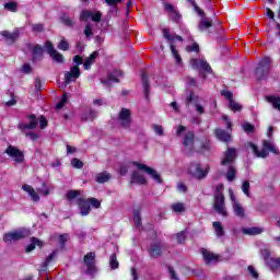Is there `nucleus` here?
Segmentation results:
<instances>
[{"instance_id": "64", "label": "nucleus", "mask_w": 280, "mask_h": 280, "mask_svg": "<svg viewBox=\"0 0 280 280\" xmlns=\"http://www.w3.org/2000/svg\"><path fill=\"white\" fill-rule=\"evenodd\" d=\"M32 30H33V32H43V30H45V27L43 26V24H33Z\"/></svg>"}, {"instance_id": "47", "label": "nucleus", "mask_w": 280, "mask_h": 280, "mask_svg": "<svg viewBox=\"0 0 280 280\" xmlns=\"http://www.w3.org/2000/svg\"><path fill=\"white\" fill-rule=\"evenodd\" d=\"M60 22L66 25V27H73V22L71 21V19L69 16H67L66 14L60 16Z\"/></svg>"}, {"instance_id": "10", "label": "nucleus", "mask_w": 280, "mask_h": 280, "mask_svg": "<svg viewBox=\"0 0 280 280\" xmlns=\"http://www.w3.org/2000/svg\"><path fill=\"white\" fill-rule=\"evenodd\" d=\"M230 198L232 200V208H233L234 215H236V218H241V219L246 218V209H244V207H242V203H240V201H237V199L235 198V195H233L232 190L230 191Z\"/></svg>"}, {"instance_id": "40", "label": "nucleus", "mask_w": 280, "mask_h": 280, "mask_svg": "<svg viewBox=\"0 0 280 280\" xmlns=\"http://www.w3.org/2000/svg\"><path fill=\"white\" fill-rule=\"evenodd\" d=\"M242 128H243L244 132H246V135H250V133L255 132V126H253V124H250V122H247V121L243 122Z\"/></svg>"}, {"instance_id": "27", "label": "nucleus", "mask_w": 280, "mask_h": 280, "mask_svg": "<svg viewBox=\"0 0 280 280\" xmlns=\"http://www.w3.org/2000/svg\"><path fill=\"white\" fill-rule=\"evenodd\" d=\"M23 191H26V194H28L33 200V202H38V200H40V197L38 196V194H36V190H34V188L27 184H24L22 186Z\"/></svg>"}, {"instance_id": "42", "label": "nucleus", "mask_w": 280, "mask_h": 280, "mask_svg": "<svg viewBox=\"0 0 280 280\" xmlns=\"http://www.w3.org/2000/svg\"><path fill=\"white\" fill-rule=\"evenodd\" d=\"M242 191L247 196V198H250V182L245 180L242 184Z\"/></svg>"}, {"instance_id": "60", "label": "nucleus", "mask_w": 280, "mask_h": 280, "mask_svg": "<svg viewBox=\"0 0 280 280\" xmlns=\"http://www.w3.org/2000/svg\"><path fill=\"white\" fill-rule=\"evenodd\" d=\"M39 128L40 130H45V128H47V118L44 116L39 117Z\"/></svg>"}, {"instance_id": "16", "label": "nucleus", "mask_w": 280, "mask_h": 280, "mask_svg": "<svg viewBox=\"0 0 280 280\" xmlns=\"http://www.w3.org/2000/svg\"><path fill=\"white\" fill-rule=\"evenodd\" d=\"M81 72H80V67L73 66L70 71L65 72V83L66 84H71L73 80H78L80 78Z\"/></svg>"}, {"instance_id": "34", "label": "nucleus", "mask_w": 280, "mask_h": 280, "mask_svg": "<svg viewBox=\"0 0 280 280\" xmlns=\"http://www.w3.org/2000/svg\"><path fill=\"white\" fill-rule=\"evenodd\" d=\"M266 100H267V102H269V104H272V106L276 110H280V97L266 96Z\"/></svg>"}, {"instance_id": "32", "label": "nucleus", "mask_w": 280, "mask_h": 280, "mask_svg": "<svg viewBox=\"0 0 280 280\" xmlns=\"http://www.w3.org/2000/svg\"><path fill=\"white\" fill-rule=\"evenodd\" d=\"M133 222H135L136 229H138V231H141V210L140 209L133 210Z\"/></svg>"}, {"instance_id": "14", "label": "nucleus", "mask_w": 280, "mask_h": 280, "mask_svg": "<svg viewBox=\"0 0 280 280\" xmlns=\"http://www.w3.org/2000/svg\"><path fill=\"white\" fill-rule=\"evenodd\" d=\"M122 73L121 70H116L114 72L107 73V78L102 79L101 82L104 86H107V89H110L113 86V82H119L118 78H121Z\"/></svg>"}, {"instance_id": "49", "label": "nucleus", "mask_w": 280, "mask_h": 280, "mask_svg": "<svg viewBox=\"0 0 280 280\" xmlns=\"http://www.w3.org/2000/svg\"><path fill=\"white\" fill-rule=\"evenodd\" d=\"M57 48L61 51H69V42H67L66 39H61Z\"/></svg>"}, {"instance_id": "33", "label": "nucleus", "mask_w": 280, "mask_h": 280, "mask_svg": "<svg viewBox=\"0 0 280 280\" xmlns=\"http://www.w3.org/2000/svg\"><path fill=\"white\" fill-rule=\"evenodd\" d=\"M95 180L100 184L108 183V180H110V174L107 172L100 173L96 175Z\"/></svg>"}, {"instance_id": "21", "label": "nucleus", "mask_w": 280, "mask_h": 280, "mask_svg": "<svg viewBox=\"0 0 280 280\" xmlns=\"http://www.w3.org/2000/svg\"><path fill=\"white\" fill-rule=\"evenodd\" d=\"M0 34L4 37L7 45H14L20 36L19 30H15L13 33H10V31H2Z\"/></svg>"}, {"instance_id": "31", "label": "nucleus", "mask_w": 280, "mask_h": 280, "mask_svg": "<svg viewBox=\"0 0 280 280\" xmlns=\"http://www.w3.org/2000/svg\"><path fill=\"white\" fill-rule=\"evenodd\" d=\"M97 56H100V52L94 51L90 55V57H88L83 63V67L85 70L91 69V65H93V62H95V58H97Z\"/></svg>"}, {"instance_id": "44", "label": "nucleus", "mask_w": 280, "mask_h": 280, "mask_svg": "<svg viewBox=\"0 0 280 280\" xmlns=\"http://www.w3.org/2000/svg\"><path fill=\"white\" fill-rule=\"evenodd\" d=\"M187 2L190 3V5L194 8L195 12L199 16H205V11H202V9H200V7L196 5V1L195 0H187Z\"/></svg>"}, {"instance_id": "15", "label": "nucleus", "mask_w": 280, "mask_h": 280, "mask_svg": "<svg viewBox=\"0 0 280 280\" xmlns=\"http://www.w3.org/2000/svg\"><path fill=\"white\" fill-rule=\"evenodd\" d=\"M83 261L88 268L85 271L86 275H95V253H88L84 256Z\"/></svg>"}, {"instance_id": "26", "label": "nucleus", "mask_w": 280, "mask_h": 280, "mask_svg": "<svg viewBox=\"0 0 280 280\" xmlns=\"http://www.w3.org/2000/svg\"><path fill=\"white\" fill-rule=\"evenodd\" d=\"M58 255V250H54L49 256L46 257V260L42 264L39 268V272H47V268H49V264L56 259Z\"/></svg>"}, {"instance_id": "48", "label": "nucleus", "mask_w": 280, "mask_h": 280, "mask_svg": "<svg viewBox=\"0 0 280 280\" xmlns=\"http://www.w3.org/2000/svg\"><path fill=\"white\" fill-rule=\"evenodd\" d=\"M71 165L75 167V170H82V167H84V163L78 158L71 160Z\"/></svg>"}, {"instance_id": "25", "label": "nucleus", "mask_w": 280, "mask_h": 280, "mask_svg": "<svg viewBox=\"0 0 280 280\" xmlns=\"http://www.w3.org/2000/svg\"><path fill=\"white\" fill-rule=\"evenodd\" d=\"M32 51V60L33 62H36L37 60L43 59V46L40 45H35L33 47H30Z\"/></svg>"}, {"instance_id": "3", "label": "nucleus", "mask_w": 280, "mask_h": 280, "mask_svg": "<svg viewBox=\"0 0 280 280\" xmlns=\"http://www.w3.org/2000/svg\"><path fill=\"white\" fill-rule=\"evenodd\" d=\"M272 69V59L270 57H264L256 68V78L257 80H264L270 70Z\"/></svg>"}, {"instance_id": "58", "label": "nucleus", "mask_w": 280, "mask_h": 280, "mask_svg": "<svg viewBox=\"0 0 280 280\" xmlns=\"http://www.w3.org/2000/svg\"><path fill=\"white\" fill-rule=\"evenodd\" d=\"M67 102H68V98H67V95L65 94L61 101L56 106L57 110H60V108H63Z\"/></svg>"}, {"instance_id": "36", "label": "nucleus", "mask_w": 280, "mask_h": 280, "mask_svg": "<svg viewBox=\"0 0 280 280\" xmlns=\"http://www.w3.org/2000/svg\"><path fill=\"white\" fill-rule=\"evenodd\" d=\"M202 255L206 264H211V261H218V257H215V255L208 250H202Z\"/></svg>"}, {"instance_id": "2", "label": "nucleus", "mask_w": 280, "mask_h": 280, "mask_svg": "<svg viewBox=\"0 0 280 280\" xmlns=\"http://www.w3.org/2000/svg\"><path fill=\"white\" fill-rule=\"evenodd\" d=\"M163 37L167 43L170 44V49L175 58V61L177 65H183V58H180V55L178 54V50L176 49V46L174 45L175 40H179V43H183V36L176 35V34H171L170 30L163 28L162 30Z\"/></svg>"}, {"instance_id": "37", "label": "nucleus", "mask_w": 280, "mask_h": 280, "mask_svg": "<svg viewBox=\"0 0 280 280\" xmlns=\"http://www.w3.org/2000/svg\"><path fill=\"white\" fill-rule=\"evenodd\" d=\"M243 233L245 235H259V234L264 233V230L260 228H248V229L243 230Z\"/></svg>"}, {"instance_id": "8", "label": "nucleus", "mask_w": 280, "mask_h": 280, "mask_svg": "<svg viewBox=\"0 0 280 280\" xmlns=\"http://www.w3.org/2000/svg\"><path fill=\"white\" fill-rule=\"evenodd\" d=\"M213 209L219 215H223L226 218L229 213L226 212V206H224V195L223 194H214V205Z\"/></svg>"}, {"instance_id": "54", "label": "nucleus", "mask_w": 280, "mask_h": 280, "mask_svg": "<svg viewBox=\"0 0 280 280\" xmlns=\"http://www.w3.org/2000/svg\"><path fill=\"white\" fill-rule=\"evenodd\" d=\"M187 236L185 235V232H179L176 234L177 244H183Z\"/></svg>"}, {"instance_id": "61", "label": "nucleus", "mask_w": 280, "mask_h": 280, "mask_svg": "<svg viewBox=\"0 0 280 280\" xmlns=\"http://www.w3.org/2000/svg\"><path fill=\"white\" fill-rule=\"evenodd\" d=\"M84 34L86 38H91V36H93V28L91 27V24L85 26Z\"/></svg>"}, {"instance_id": "63", "label": "nucleus", "mask_w": 280, "mask_h": 280, "mask_svg": "<svg viewBox=\"0 0 280 280\" xmlns=\"http://www.w3.org/2000/svg\"><path fill=\"white\" fill-rule=\"evenodd\" d=\"M221 95L223 97H225L229 102H231V100H233V93L229 92V91H222Z\"/></svg>"}, {"instance_id": "6", "label": "nucleus", "mask_w": 280, "mask_h": 280, "mask_svg": "<svg viewBox=\"0 0 280 280\" xmlns=\"http://www.w3.org/2000/svg\"><path fill=\"white\" fill-rule=\"evenodd\" d=\"M132 165H135V167H137V170H139L140 172H144V174L151 176V178H153L158 183V185H161V183H163V179H161V174H159V172H156L154 168L140 162H132Z\"/></svg>"}, {"instance_id": "28", "label": "nucleus", "mask_w": 280, "mask_h": 280, "mask_svg": "<svg viewBox=\"0 0 280 280\" xmlns=\"http://www.w3.org/2000/svg\"><path fill=\"white\" fill-rule=\"evenodd\" d=\"M201 20L199 21L198 30L199 32H205L206 30H209V27H213V23L207 18H205V12L203 15H200Z\"/></svg>"}, {"instance_id": "55", "label": "nucleus", "mask_w": 280, "mask_h": 280, "mask_svg": "<svg viewBox=\"0 0 280 280\" xmlns=\"http://www.w3.org/2000/svg\"><path fill=\"white\" fill-rule=\"evenodd\" d=\"M91 16H92L91 11H82L80 19H81V21H89V19H91Z\"/></svg>"}, {"instance_id": "52", "label": "nucleus", "mask_w": 280, "mask_h": 280, "mask_svg": "<svg viewBox=\"0 0 280 280\" xmlns=\"http://www.w3.org/2000/svg\"><path fill=\"white\" fill-rule=\"evenodd\" d=\"M88 202L90 205H92V207H94L95 209H100V207H102V203L100 202V200L95 199V198H90L88 200Z\"/></svg>"}, {"instance_id": "43", "label": "nucleus", "mask_w": 280, "mask_h": 280, "mask_svg": "<svg viewBox=\"0 0 280 280\" xmlns=\"http://www.w3.org/2000/svg\"><path fill=\"white\" fill-rule=\"evenodd\" d=\"M109 266L112 270H117V268H119V261H117V254H113L110 256Z\"/></svg>"}, {"instance_id": "1", "label": "nucleus", "mask_w": 280, "mask_h": 280, "mask_svg": "<svg viewBox=\"0 0 280 280\" xmlns=\"http://www.w3.org/2000/svg\"><path fill=\"white\" fill-rule=\"evenodd\" d=\"M246 148H249V150L253 151V153L255 154V156H257V159H266L269 154L268 152H272V154H276V155L280 154L279 149L268 140L262 141V149L260 151H259V148H257V145L253 142H247Z\"/></svg>"}, {"instance_id": "53", "label": "nucleus", "mask_w": 280, "mask_h": 280, "mask_svg": "<svg viewBox=\"0 0 280 280\" xmlns=\"http://www.w3.org/2000/svg\"><path fill=\"white\" fill-rule=\"evenodd\" d=\"M152 130H154L155 135H159V137H163V127L160 125H152Z\"/></svg>"}, {"instance_id": "23", "label": "nucleus", "mask_w": 280, "mask_h": 280, "mask_svg": "<svg viewBox=\"0 0 280 280\" xmlns=\"http://www.w3.org/2000/svg\"><path fill=\"white\" fill-rule=\"evenodd\" d=\"M131 183H135L136 185H147L148 179L139 171H133L131 174Z\"/></svg>"}, {"instance_id": "45", "label": "nucleus", "mask_w": 280, "mask_h": 280, "mask_svg": "<svg viewBox=\"0 0 280 280\" xmlns=\"http://www.w3.org/2000/svg\"><path fill=\"white\" fill-rule=\"evenodd\" d=\"M78 196H80V190H69L66 198L69 200V202H71L72 200H75Z\"/></svg>"}, {"instance_id": "7", "label": "nucleus", "mask_w": 280, "mask_h": 280, "mask_svg": "<svg viewBox=\"0 0 280 280\" xmlns=\"http://www.w3.org/2000/svg\"><path fill=\"white\" fill-rule=\"evenodd\" d=\"M130 115V109L128 108H121L118 114V124L125 130H132V118Z\"/></svg>"}, {"instance_id": "17", "label": "nucleus", "mask_w": 280, "mask_h": 280, "mask_svg": "<svg viewBox=\"0 0 280 280\" xmlns=\"http://www.w3.org/2000/svg\"><path fill=\"white\" fill-rule=\"evenodd\" d=\"M190 65L192 69H201L206 73H211V66L205 59H191Z\"/></svg>"}, {"instance_id": "29", "label": "nucleus", "mask_w": 280, "mask_h": 280, "mask_svg": "<svg viewBox=\"0 0 280 280\" xmlns=\"http://www.w3.org/2000/svg\"><path fill=\"white\" fill-rule=\"evenodd\" d=\"M142 86L144 89V97L148 100L150 96V83L148 82V74L145 72H141Z\"/></svg>"}, {"instance_id": "56", "label": "nucleus", "mask_w": 280, "mask_h": 280, "mask_svg": "<svg viewBox=\"0 0 280 280\" xmlns=\"http://www.w3.org/2000/svg\"><path fill=\"white\" fill-rule=\"evenodd\" d=\"M186 51H190V52L196 51V52H198V51H200V46H198L197 43H194L192 45L186 47Z\"/></svg>"}, {"instance_id": "20", "label": "nucleus", "mask_w": 280, "mask_h": 280, "mask_svg": "<svg viewBox=\"0 0 280 280\" xmlns=\"http://www.w3.org/2000/svg\"><path fill=\"white\" fill-rule=\"evenodd\" d=\"M30 124L27 122H20L19 129L20 130H34L35 128H38V118H36V115L32 114L28 116Z\"/></svg>"}, {"instance_id": "57", "label": "nucleus", "mask_w": 280, "mask_h": 280, "mask_svg": "<svg viewBox=\"0 0 280 280\" xmlns=\"http://www.w3.org/2000/svg\"><path fill=\"white\" fill-rule=\"evenodd\" d=\"M177 191H179V194H187V186L185 184H183L182 182L177 183Z\"/></svg>"}, {"instance_id": "38", "label": "nucleus", "mask_w": 280, "mask_h": 280, "mask_svg": "<svg viewBox=\"0 0 280 280\" xmlns=\"http://www.w3.org/2000/svg\"><path fill=\"white\" fill-rule=\"evenodd\" d=\"M229 108L233 110V113H240L242 110V104L235 102V98H233L229 102Z\"/></svg>"}, {"instance_id": "22", "label": "nucleus", "mask_w": 280, "mask_h": 280, "mask_svg": "<svg viewBox=\"0 0 280 280\" xmlns=\"http://www.w3.org/2000/svg\"><path fill=\"white\" fill-rule=\"evenodd\" d=\"M77 205L80 209L81 215H89V213H91V203H89V200L78 198Z\"/></svg>"}, {"instance_id": "5", "label": "nucleus", "mask_w": 280, "mask_h": 280, "mask_svg": "<svg viewBox=\"0 0 280 280\" xmlns=\"http://www.w3.org/2000/svg\"><path fill=\"white\" fill-rule=\"evenodd\" d=\"M28 235H30V231L26 229L8 232L3 235V242H5V244H12V242H19V240H23Z\"/></svg>"}, {"instance_id": "4", "label": "nucleus", "mask_w": 280, "mask_h": 280, "mask_svg": "<svg viewBox=\"0 0 280 280\" xmlns=\"http://www.w3.org/2000/svg\"><path fill=\"white\" fill-rule=\"evenodd\" d=\"M188 174H190L192 178L202 180V178H207V174H209V167L202 168L201 163L191 162L188 166Z\"/></svg>"}, {"instance_id": "19", "label": "nucleus", "mask_w": 280, "mask_h": 280, "mask_svg": "<svg viewBox=\"0 0 280 280\" xmlns=\"http://www.w3.org/2000/svg\"><path fill=\"white\" fill-rule=\"evenodd\" d=\"M194 139H195L194 132L188 131L185 135L183 144H184V150L186 154H191V152L194 151Z\"/></svg>"}, {"instance_id": "62", "label": "nucleus", "mask_w": 280, "mask_h": 280, "mask_svg": "<svg viewBox=\"0 0 280 280\" xmlns=\"http://www.w3.org/2000/svg\"><path fill=\"white\" fill-rule=\"evenodd\" d=\"M186 84H188V86H198L196 79L191 77L186 78Z\"/></svg>"}, {"instance_id": "30", "label": "nucleus", "mask_w": 280, "mask_h": 280, "mask_svg": "<svg viewBox=\"0 0 280 280\" xmlns=\"http://www.w3.org/2000/svg\"><path fill=\"white\" fill-rule=\"evenodd\" d=\"M36 246H39V248H43V241L32 237L31 244L26 246V253H32L36 248Z\"/></svg>"}, {"instance_id": "18", "label": "nucleus", "mask_w": 280, "mask_h": 280, "mask_svg": "<svg viewBox=\"0 0 280 280\" xmlns=\"http://www.w3.org/2000/svg\"><path fill=\"white\" fill-rule=\"evenodd\" d=\"M235 159H237V150L228 148L224 153V158L221 161V165H231V163H235Z\"/></svg>"}, {"instance_id": "59", "label": "nucleus", "mask_w": 280, "mask_h": 280, "mask_svg": "<svg viewBox=\"0 0 280 280\" xmlns=\"http://www.w3.org/2000/svg\"><path fill=\"white\" fill-rule=\"evenodd\" d=\"M247 270L254 279H259V273H257V270H255V267L248 266Z\"/></svg>"}, {"instance_id": "11", "label": "nucleus", "mask_w": 280, "mask_h": 280, "mask_svg": "<svg viewBox=\"0 0 280 280\" xmlns=\"http://www.w3.org/2000/svg\"><path fill=\"white\" fill-rule=\"evenodd\" d=\"M45 47L47 54L50 56V58H52L55 62H58L59 65H62V62H65V57L62 56V54L58 52L56 48H54V44H51V42H46Z\"/></svg>"}, {"instance_id": "46", "label": "nucleus", "mask_w": 280, "mask_h": 280, "mask_svg": "<svg viewBox=\"0 0 280 280\" xmlns=\"http://www.w3.org/2000/svg\"><path fill=\"white\" fill-rule=\"evenodd\" d=\"M97 117V113L95 112V110H93V109H91L90 112H89V115H86V114H83L82 116H81V119H82V121H86V120H89V119H95Z\"/></svg>"}, {"instance_id": "24", "label": "nucleus", "mask_w": 280, "mask_h": 280, "mask_svg": "<svg viewBox=\"0 0 280 280\" xmlns=\"http://www.w3.org/2000/svg\"><path fill=\"white\" fill-rule=\"evenodd\" d=\"M214 132L219 141H223L224 143L233 141V137L231 136V133L226 132L224 129H215Z\"/></svg>"}, {"instance_id": "9", "label": "nucleus", "mask_w": 280, "mask_h": 280, "mask_svg": "<svg viewBox=\"0 0 280 280\" xmlns=\"http://www.w3.org/2000/svg\"><path fill=\"white\" fill-rule=\"evenodd\" d=\"M4 154H8L15 163H23L25 161V154H23V151H20L14 145H9Z\"/></svg>"}, {"instance_id": "51", "label": "nucleus", "mask_w": 280, "mask_h": 280, "mask_svg": "<svg viewBox=\"0 0 280 280\" xmlns=\"http://www.w3.org/2000/svg\"><path fill=\"white\" fill-rule=\"evenodd\" d=\"M69 242V234H60L59 235V243L61 245V248H65V244Z\"/></svg>"}, {"instance_id": "13", "label": "nucleus", "mask_w": 280, "mask_h": 280, "mask_svg": "<svg viewBox=\"0 0 280 280\" xmlns=\"http://www.w3.org/2000/svg\"><path fill=\"white\" fill-rule=\"evenodd\" d=\"M163 242L156 241L150 245L148 253L152 259H159L163 255Z\"/></svg>"}, {"instance_id": "41", "label": "nucleus", "mask_w": 280, "mask_h": 280, "mask_svg": "<svg viewBox=\"0 0 280 280\" xmlns=\"http://www.w3.org/2000/svg\"><path fill=\"white\" fill-rule=\"evenodd\" d=\"M171 209H173L175 211V213H184L185 203H183V202L173 203L171 206Z\"/></svg>"}, {"instance_id": "35", "label": "nucleus", "mask_w": 280, "mask_h": 280, "mask_svg": "<svg viewBox=\"0 0 280 280\" xmlns=\"http://www.w3.org/2000/svg\"><path fill=\"white\" fill-rule=\"evenodd\" d=\"M212 226L217 233V237H222L224 235V228L221 222L215 221L212 223Z\"/></svg>"}, {"instance_id": "50", "label": "nucleus", "mask_w": 280, "mask_h": 280, "mask_svg": "<svg viewBox=\"0 0 280 280\" xmlns=\"http://www.w3.org/2000/svg\"><path fill=\"white\" fill-rule=\"evenodd\" d=\"M4 10H8L9 12H16V2H7L4 3Z\"/></svg>"}, {"instance_id": "39", "label": "nucleus", "mask_w": 280, "mask_h": 280, "mask_svg": "<svg viewBox=\"0 0 280 280\" xmlns=\"http://www.w3.org/2000/svg\"><path fill=\"white\" fill-rule=\"evenodd\" d=\"M236 174H237V171L234 168V166H230L226 173V179L230 183H233V180H235Z\"/></svg>"}, {"instance_id": "12", "label": "nucleus", "mask_w": 280, "mask_h": 280, "mask_svg": "<svg viewBox=\"0 0 280 280\" xmlns=\"http://www.w3.org/2000/svg\"><path fill=\"white\" fill-rule=\"evenodd\" d=\"M260 255L262 259H265V264L269 266L272 270H277L280 266V258H271L270 257V250L268 249H261Z\"/></svg>"}]
</instances>
